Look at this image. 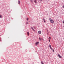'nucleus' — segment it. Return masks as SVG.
<instances>
[{
  "instance_id": "1",
  "label": "nucleus",
  "mask_w": 64,
  "mask_h": 64,
  "mask_svg": "<svg viewBox=\"0 0 64 64\" xmlns=\"http://www.w3.org/2000/svg\"><path fill=\"white\" fill-rule=\"evenodd\" d=\"M50 22L52 23H54V20H52L51 18H50Z\"/></svg>"
},
{
  "instance_id": "2",
  "label": "nucleus",
  "mask_w": 64,
  "mask_h": 64,
  "mask_svg": "<svg viewBox=\"0 0 64 64\" xmlns=\"http://www.w3.org/2000/svg\"><path fill=\"white\" fill-rule=\"evenodd\" d=\"M58 57H59V58H62V56H61L60 55V54H58Z\"/></svg>"
},
{
  "instance_id": "3",
  "label": "nucleus",
  "mask_w": 64,
  "mask_h": 64,
  "mask_svg": "<svg viewBox=\"0 0 64 64\" xmlns=\"http://www.w3.org/2000/svg\"><path fill=\"white\" fill-rule=\"evenodd\" d=\"M38 44H39V42H36V45H38Z\"/></svg>"
},
{
  "instance_id": "4",
  "label": "nucleus",
  "mask_w": 64,
  "mask_h": 64,
  "mask_svg": "<svg viewBox=\"0 0 64 64\" xmlns=\"http://www.w3.org/2000/svg\"><path fill=\"white\" fill-rule=\"evenodd\" d=\"M49 47L50 48H51V45H50V44L49 45Z\"/></svg>"
},
{
  "instance_id": "5",
  "label": "nucleus",
  "mask_w": 64,
  "mask_h": 64,
  "mask_svg": "<svg viewBox=\"0 0 64 64\" xmlns=\"http://www.w3.org/2000/svg\"><path fill=\"white\" fill-rule=\"evenodd\" d=\"M20 0H18V3L19 4H20Z\"/></svg>"
},
{
  "instance_id": "6",
  "label": "nucleus",
  "mask_w": 64,
  "mask_h": 64,
  "mask_svg": "<svg viewBox=\"0 0 64 64\" xmlns=\"http://www.w3.org/2000/svg\"><path fill=\"white\" fill-rule=\"evenodd\" d=\"M44 22H45V23L46 22V21H45V19L44 18L43 19Z\"/></svg>"
},
{
  "instance_id": "7",
  "label": "nucleus",
  "mask_w": 64,
  "mask_h": 64,
  "mask_svg": "<svg viewBox=\"0 0 64 64\" xmlns=\"http://www.w3.org/2000/svg\"><path fill=\"white\" fill-rule=\"evenodd\" d=\"M41 63L42 64H44V63H43V62H41Z\"/></svg>"
},
{
  "instance_id": "8",
  "label": "nucleus",
  "mask_w": 64,
  "mask_h": 64,
  "mask_svg": "<svg viewBox=\"0 0 64 64\" xmlns=\"http://www.w3.org/2000/svg\"><path fill=\"white\" fill-rule=\"evenodd\" d=\"M27 34L28 35V36H29V32H27Z\"/></svg>"
},
{
  "instance_id": "9",
  "label": "nucleus",
  "mask_w": 64,
  "mask_h": 64,
  "mask_svg": "<svg viewBox=\"0 0 64 64\" xmlns=\"http://www.w3.org/2000/svg\"><path fill=\"white\" fill-rule=\"evenodd\" d=\"M31 28H32V30H33L34 31V29L33 28V27H31Z\"/></svg>"
},
{
  "instance_id": "10",
  "label": "nucleus",
  "mask_w": 64,
  "mask_h": 64,
  "mask_svg": "<svg viewBox=\"0 0 64 64\" xmlns=\"http://www.w3.org/2000/svg\"><path fill=\"white\" fill-rule=\"evenodd\" d=\"M38 33L39 34H40V31H39L38 32Z\"/></svg>"
},
{
  "instance_id": "11",
  "label": "nucleus",
  "mask_w": 64,
  "mask_h": 64,
  "mask_svg": "<svg viewBox=\"0 0 64 64\" xmlns=\"http://www.w3.org/2000/svg\"><path fill=\"white\" fill-rule=\"evenodd\" d=\"M30 1L31 2H33V0H30Z\"/></svg>"
},
{
  "instance_id": "12",
  "label": "nucleus",
  "mask_w": 64,
  "mask_h": 64,
  "mask_svg": "<svg viewBox=\"0 0 64 64\" xmlns=\"http://www.w3.org/2000/svg\"><path fill=\"white\" fill-rule=\"evenodd\" d=\"M28 19H29V18H27L26 19V20H28Z\"/></svg>"
},
{
  "instance_id": "13",
  "label": "nucleus",
  "mask_w": 64,
  "mask_h": 64,
  "mask_svg": "<svg viewBox=\"0 0 64 64\" xmlns=\"http://www.w3.org/2000/svg\"><path fill=\"white\" fill-rule=\"evenodd\" d=\"M0 18H2V16L1 15H0Z\"/></svg>"
},
{
  "instance_id": "14",
  "label": "nucleus",
  "mask_w": 64,
  "mask_h": 64,
  "mask_svg": "<svg viewBox=\"0 0 64 64\" xmlns=\"http://www.w3.org/2000/svg\"><path fill=\"white\" fill-rule=\"evenodd\" d=\"M28 24V22H26V24Z\"/></svg>"
},
{
  "instance_id": "15",
  "label": "nucleus",
  "mask_w": 64,
  "mask_h": 64,
  "mask_svg": "<svg viewBox=\"0 0 64 64\" xmlns=\"http://www.w3.org/2000/svg\"><path fill=\"white\" fill-rule=\"evenodd\" d=\"M51 37H50L49 38V40H50V39H51Z\"/></svg>"
},
{
  "instance_id": "16",
  "label": "nucleus",
  "mask_w": 64,
  "mask_h": 64,
  "mask_svg": "<svg viewBox=\"0 0 64 64\" xmlns=\"http://www.w3.org/2000/svg\"><path fill=\"white\" fill-rule=\"evenodd\" d=\"M50 49H51V50H53V48H50Z\"/></svg>"
},
{
  "instance_id": "17",
  "label": "nucleus",
  "mask_w": 64,
  "mask_h": 64,
  "mask_svg": "<svg viewBox=\"0 0 64 64\" xmlns=\"http://www.w3.org/2000/svg\"><path fill=\"white\" fill-rule=\"evenodd\" d=\"M34 2L35 3H37V2H36V0H34Z\"/></svg>"
},
{
  "instance_id": "18",
  "label": "nucleus",
  "mask_w": 64,
  "mask_h": 64,
  "mask_svg": "<svg viewBox=\"0 0 64 64\" xmlns=\"http://www.w3.org/2000/svg\"><path fill=\"white\" fill-rule=\"evenodd\" d=\"M52 51L53 52H54V50H52Z\"/></svg>"
},
{
  "instance_id": "19",
  "label": "nucleus",
  "mask_w": 64,
  "mask_h": 64,
  "mask_svg": "<svg viewBox=\"0 0 64 64\" xmlns=\"http://www.w3.org/2000/svg\"><path fill=\"white\" fill-rule=\"evenodd\" d=\"M62 22H63V23H64V20L62 21Z\"/></svg>"
},
{
  "instance_id": "20",
  "label": "nucleus",
  "mask_w": 64,
  "mask_h": 64,
  "mask_svg": "<svg viewBox=\"0 0 64 64\" xmlns=\"http://www.w3.org/2000/svg\"><path fill=\"white\" fill-rule=\"evenodd\" d=\"M37 64H39V62H38L37 63Z\"/></svg>"
},
{
  "instance_id": "21",
  "label": "nucleus",
  "mask_w": 64,
  "mask_h": 64,
  "mask_svg": "<svg viewBox=\"0 0 64 64\" xmlns=\"http://www.w3.org/2000/svg\"><path fill=\"white\" fill-rule=\"evenodd\" d=\"M39 48H38V50H39Z\"/></svg>"
},
{
  "instance_id": "22",
  "label": "nucleus",
  "mask_w": 64,
  "mask_h": 64,
  "mask_svg": "<svg viewBox=\"0 0 64 64\" xmlns=\"http://www.w3.org/2000/svg\"><path fill=\"white\" fill-rule=\"evenodd\" d=\"M64 5H63V6L62 7V8H64Z\"/></svg>"
},
{
  "instance_id": "23",
  "label": "nucleus",
  "mask_w": 64,
  "mask_h": 64,
  "mask_svg": "<svg viewBox=\"0 0 64 64\" xmlns=\"http://www.w3.org/2000/svg\"><path fill=\"white\" fill-rule=\"evenodd\" d=\"M34 62H32V64H34Z\"/></svg>"
},
{
  "instance_id": "24",
  "label": "nucleus",
  "mask_w": 64,
  "mask_h": 64,
  "mask_svg": "<svg viewBox=\"0 0 64 64\" xmlns=\"http://www.w3.org/2000/svg\"><path fill=\"white\" fill-rule=\"evenodd\" d=\"M49 42H50V40H49Z\"/></svg>"
},
{
  "instance_id": "25",
  "label": "nucleus",
  "mask_w": 64,
  "mask_h": 64,
  "mask_svg": "<svg viewBox=\"0 0 64 64\" xmlns=\"http://www.w3.org/2000/svg\"><path fill=\"white\" fill-rule=\"evenodd\" d=\"M39 39L40 40V38H39Z\"/></svg>"
},
{
  "instance_id": "26",
  "label": "nucleus",
  "mask_w": 64,
  "mask_h": 64,
  "mask_svg": "<svg viewBox=\"0 0 64 64\" xmlns=\"http://www.w3.org/2000/svg\"><path fill=\"white\" fill-rule=\"evenodd\" d=\"M41 33V32H40V33Z\"/></svg>"
},
{
  "instance_id": "27",
  "label": "nucleus",
  "mask_w": 64,
  "mask_h": 64,
  "mask_svg": "<svg viewBox=\"0 0 64 64\" xmlns=\"http://www.w3.org/2000/svg\"><path fill=\"white\" fill-rule=\"evenodd\" d=\"M33 28H34V26H33Z\"/></svg>"
},
{
  "instance_id": "28",
  "label": "nucleus",
  "mask_w": 64,
  "mask_h": 64,
  "mask_svg": "<svg viewBox=\"0 0 64 64\" xmlns=\"http://www.w3.org/2000/svg\"><path fill=\"white\" fill-rule=\"evenodd\" d=\"M47 31H48L47 30Z\"/></svg>"
},
{
  "instance_id": "29",
  "label": "nucleus",
  "mask_w": 64,
  "mask_h": 64,
  "mask_svg": "<svg viewBox=\"0 0 64 64\" xmlns=\"http://www.w3.org/2000/svg\"><path fill=\"white\" fill-rule=\"evenodd\" d=\"M40 40H41L40 39Z\"/></svg>"
}]
</instances>
